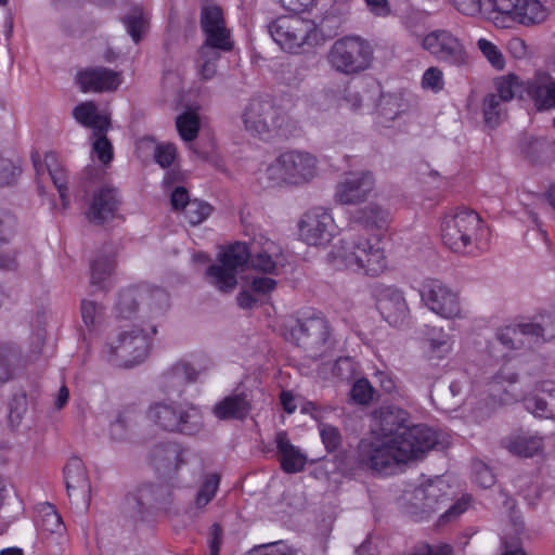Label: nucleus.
Returning <instances> with one entry per match:
<instances>
[{"instance_id": "1", "label": "nucleus", "mask_w": 555, "mask_h": 555, "mask_svg": "<svg viewBox=\"0 0 555 555\" xmlns=\"http://www.w3.org/2000/svg\"><path fill=\"white\" fill-rule=\"evenodd\" d=\"M409 413L397 406L379 412L380 435L359 441L357 456L361 466L380 475L392 474L400 464L415 460L439 443V434L427 425L408 426Z\"/></svg>"}, {"instance_id": "2", "label": "nucleus", "mask_w": 555, "mask_h": 555, "mask_svg": "<svg viewBox=\"0 0 555 555\" xmlns=\"http://www.w3.org/2000/svg\"><path fill=\"white\" fill-rule=\"evenodd\" d=\"M280 257V246L267 237L255 238L249 245L237 242L220 255L219 263L208 267L206 276L218 291L229 293L237 284L238 268L247 261L257 271L274 274Z\"/></svg>"}, {"instance_id": "3", "label": "nucleus", "mask_w": 555, "mask_h": 555, "mask_svg": "<svg viewBox=\"0 0 555 555\" xmlns=\"http://www.w3.org/2000/svg\"><path fill=\"white\" fill-rule=\"evenodd\" d=\"M512 369V363L507 361L490 379L487 376L488 367L482 372L488 388L486 405L493 408L495 403L508 404L521 398L525 409L534 416L555 418V382L541 380L535 384V393L521 397L516 392L517 374Z\"/></svg>"}, {"instance_id": "4", "label": "nucleus", "mask_w": 555, "mask_h": 555, "mask_svg": "<svg viewBox=\"0 0 555 555\" xmlns=\"http://www.w3.org/2000/svg\"><path fill=\"white\" fill-rule=\"evenodd\" d=\"M326 263L337 271L377 276L386 270L387 257L378 237L347 233L333 244Z\"/></svg>"}, {"instance_id": "5", "label": "nucleus", "mask_w": 555, "mask_h": 555, "mask_svg": "<svg viewBox=\"0 0 555 555\" xmlns=\"http://www.w3.org/2000/svg\"><path fill=\"white\" fill-rule=\"evenodd\" d=\"M443 244L454 253L474 254L488 242V229L477 212L456 209L444 216L440 228Z\"/></svg>"}, {"instance_id": "6", "label": "nucleus", "mask_w": 555, "mask_h": 555, "mask_svg": "<svg viewBox=\"0 0 555 555\" xmlns=\"http://www.w3.org/2000/svg\"><path fill=\"white\" fill-rule=\"evenodd\" d=\"M320 173V163L315 155L301 150H291L280 154L266 168L262 180L267 186H302Z\"/></svg>"}, {"instance_id": "7", "label": "nucleus", "mask_w": 555, "mask_h": 555, "mask_svg": "<svg viewBox=\"0 0 555 555\" xmlns=\"http://www.w3.org/2000/svg\"><path fill=\"white\" fill-rule=\"evenodd\" d=\"M373 60L370 42L359 36L337 39L326 54V62L337 73L352 75L367 69Z\"/></svg>"}, {"instance_id": "8", "label": "nucleus", "mask_w": 555, "mask_h": 555, "mask_svg": "<svg viewBox=\"0 0 555 555\" xmlns=\"http://www.w3.org/2000/svg\"><path fill=\"white\" fill-rule=\"evenodd\" d=\"M269 33L281 49L291 53L305 46H320L324 41L323 33L313 22L297 16L275 20L269 26Z\"/></svg>"}, {"instance_id": "9", "label": "nucleus", "mask_w": 555, "mask_h": 555, "mask_svg": "<svg viewBox=\"0 0 555 555\" xmlns=\"http://www.w3.org/2000/svg\"><path fill=\"white\" fill-rule=\"evenodd\" d=\"M147 417L164 430L190 436L203 426L198 411L191 404L157 402L150 406Z\"/></svg>"}, {"instance_id": "10", "label": "nucleus", "mask_w": 555, "mask_h": 555, "mask_svg": "<svg viewBox=\"0 0 555 555\" xmlns=\"http://www.w3.org/2000/svg\"><path fill=\"white\" fill-rule=\"evenodd\" d=\"M287 341L300 346L318 347L337 344L333 330L325 315L315 310H307L292 323L285 332Z\"/></svg>"}, {"instance_id": "11", "label": "nucleus", "mask_w": 555, "mask_h": 555, "mask_svg": "<svg viewBox=\"0 0 555 555\" xmlns=\"http://www.w3.org/2000/svg\"><path fill=\"white\" fill-rule=\"evenodd\" d=\"M490 13L496 25L506 27L509 23L526 26L541 23L548 12L540 0H494Z\"/></svg>"}, {"instance_id": "12", "label": "nucleus", "mask_w": 555, "mask_h": 555, "mask_svg": "<svg viewBox=\"0 0 555 555\" xmlns=\"http://www.w3.org/2000/svg\"><path fill=\"white\" fill-rule=\"evenodd\" d=\"M421 301L433 313L446 320L465 317L457 292L439 280H428L420 288Z\"/></svg>"}, {"instance_id": "13", "label": "nucleus", "mask_w": 555, "mask_h": 555, "mask_svg": "<svg viewBox=\"0 0 555 555\" xmlns=\"http://www.w3.org/2000/svg\"><path fill=\"white\" fill-rule=\"evenodd\" d=\"M337 233V224L332 210L325 207H312L298 222L300 240L309 246L325 247Z\"/></svg>"}, {"instance_id": "14", "label": "nucleus", "mask_w": 555, "mask_h": 555, "mask_svg": "<svg viewBox=\"0 0 555 555\" xmlns=\"http://www.w3.org/2000/svg\"><path fill=\"white\" fill-rule=\"evenodd\" d=\"M422 47L440 62L455 67L469 63V54L462 39L446 29L428 33L422 40Z\"/></svg>"}, {"instance_id": "15", "label": "nucleus", "mask_w": 555, "mask_h": 555, "mask_svg": "<svg viewBox=\"0 0 555 555\" xmlns=\"http://www.w3.org/2000/svg\"><path fill=\"white\" fill-rule=\"evenodd\" d=\"M242 121L250 134L263 135L280 128L284 117L269 98L257 96L250 99L244 107Z\"/></svg>"}, {"instance_id": "16", "label": "nucleus", "mask_w": 555, "mask_h": 555, "mask_svg": "<svg viewBox=\"0 0 555 555\" xmlns=\"http://www.w3.org/2000/svg\"><path fill=\"white\" fill-rule=\"evenodd\" d=\"M375 305L383 319L393 327L410 322V308L403 292L395 285L378 284L373 289Z\"/></svg>"}, {"instance_id": "17", "label": "nucleus", "mask_w": 555, "mask_h": 555, "mask_svg": "<svg viewBox=\"0 0 555 555\" xmlns=\"http://www.w3.org/2000/svg\"><path fill=\"white\" fill-rule=\"evenodd\" d=\"M375 186L372 172L366 170L346 173L335 188L334 199L340 205H358L367 199Z\"/></svg>"}, {"instance_id": "18", "label": "nucleus", "mask_w": 555, "mask_h": 555, "mask_svg": "<svg viewBox=\"0 0 555 555\" xmlns=\"http://www.w3.org/2000/svg\"><path fill=\"white\" fill-rule=\"evenodd\" d=\"M201 27L205 35L202 46L215 51H231L233 41L231 33L225 27L222 11L216 5L204 7L201 13Z\"/></svg>"}, {"instance_id": "19", "label": "nucleus", "mask_w": 555, "mask_h": 555, "mask_svg": "<svg viewBox=\"0 0 555 555\" xmlns=\"http://www.w3.org/2000/svg\"><path fill=\"white\" fill-rule=\"evenodd\" d=\"M138 299L145 300L149 306L160 309L169 305V296L163 288L146 286L129 288L119 294L115 307L116 318L131 319L135 313Z\"/></svg>"}, {"instance_id": "20", "label": "nucleus", "mask_w": 555, "mask_h": 555, "mask_svg": "<svg viewBox=\"0 0 555 555\" xmlns=\"http://www.w3.org/2000/svg\"><path fill=\"white\" fill-rule=\"evenodd\" d=\"M64 479L69 500L76 505L88 508L90 504V483L83 462L78 456H72L64 467Z\"/></svg>"}, {"instance_id": "21", "label": "nucleus", "mask_w": 555, "mask_h": 555, "mask_svg": "<svg viewBox=\"0 0 555 555\" xmlns=\"http://www.w3.org/2000/svg\"><path fill=\"white\" fill-rule=\"evenodd\" d=\"M183 453L184 450L179 443L169 440L159 441L151 448L147 462L159 474L171 476L185 464Z\"/></svg>"}, {"instance_id": "22", "label": "nucleus", "mask_w": 555, "mask_h": 555, "mask_svg": "<svg viewBox=\"0 0 555 555\" xmlns=\"http://www.w3.org/2000/svg\"><path fill=\"white\" fill-rule=\"evenodd\" d=\"M76 82L79 89L85 92H109L114 91L121 83L117 72L106 67H87L76 75Z\"/></svg>"}, {"instance_id": "23", "label": "nucleus", "mask_w": 555, "mask_h": 555, "mask_svg": "<svg viewBox=\"0 0 555 555\" xmlns=\"http://www.w3.org/2000/svg\"><path fill=\"white\" fill-rule=\"evenodd\" d=\"M119 196L115 188L102 185L98 188L89 202L87 218L93 223H103L113 219L119 207Z\"/></svg>"}, {"instance_id": "24", "label": "nucleus", "mask_w": 555, "mask_h": 555, "mask_svg": "<svg viewBox=\"0 0 555 555\" xmlns=\"http://www.w3.org/2000/svg\"><path fill=\"white\" fill-rule=\"evenodd\" d=\"M169 492L162 486L144 483L126 496V504L133 509V516L145 520Z\"/></svg>"}, {"instance_id": "25", "label": "nucleus", "mask_w": 555, "mask_h": 555, "mask_svg": "<svg viewBox=\"0 0 555 555\" xmlns=\"http://www.w3.org/2000/svg\"><path fill=\"white\" fill-rule=\"evenodd\" d=\"M526 94L539 111L555 108V79L544 70H537L526 80Z\"/></svg>"}, {"instance_id": "26", "label": "nucleus", "mask_w": 555, "mask_h": 555, "mask_svg": "<svg viewBox=\"0 0 555 555\" xmlns=\"http://www.w3.org/2000/svg\"><path fill=\"white\" fill-rule=\"evenodd\" d=\"M33 163L39 178L43 177L46 173L49 175L59 191L62 206L66 209L69 206L66 186L67 178L62 165L59 163L56 154L49 152L44 155L43 160L40 159L39 154L33 155Z\"/></svg>"}, {"instance_id": "27", "label": "nucleus", "mask_w": 555, "mask_h": 555, "mask_svg": "<svg viewBox=\"0 0 555 555\" xmlns=\"http://www.w3.org/2000/svg\"><path fill=\"white\" fill-rule=\"evenodd\" d=\"M275 446L281 469L286 474H296L305 469L307 455L295 447L285 430L275 435Z\"/></svg>"}, {"instance_id": "28", "label": "nucleus", "mask_w": 555, "mask_h": 555, "mask_svg": "<svg viewBox=\"0 0 555 555\" xmlns=\"http://www.w3.org/2000/svg\"><path fill=\"white\" fill-rule=\"evenodd\" d=\"M73 117L81 126L90 128L93 134L107 132L111 126L108 114L99 111L93 101H85L76 105Z\"/></svg>"}, {"instance_id": "29", "label": "nucleus", "mask_w": 555, "mask_h": 555, "mask_svg": "<svg viewBox=\"0 0 555 555\" xmlns=\"http://www.w3.org/2000/svg\"><path fill=\"white\" fill-rule=\"evenodd\" d=\"M518 330L525 344H548L555 339V319L542 317L541 322H521Z\"/></svg>"}, {"instance_id": "30", "label": "nucleus", "mask_w": 555, "mask_h": 555, "mask_svg": "<svg viewBox=\"0 0 555 555\" xmlns=\"http://www.w3.org/2000/svg\"><path fill=\"white\" fill-rule=\"evenodd\" d=\"M251 409L246 395L238 393L223 398L214 406V414L217 418L225 420H245Z\"/></svg>"}, {"instance_id": "31", "label": "nucleus", "mask_w": 555, "mask_h": 555, "mask_svg": "<svg viewBox=\"0 0 555 555\" xmlns=\"http://www.w3.org/2000/svg\"><path fill=\"white\" fill-rule=\"evenodd\" d=\"M150 349H107L106 361L114 367L131 369L149 357Z\"/></svg>"}, {"instance_id": "32", "label": "nucleus", "mask_w": 555, "mask_h": 555, "mask_svg": "<svg viewBox=\"0 0 555 555\" xmlns=\"http://www.w3.org/2000/svg\"><path fill=\"white\" fill-rule=\"evenodd\" d=\"M506 449L521 457H532L543 450V439L539 436L533 435H518L506 441Z\"/></svg>"}, {"instance_id": "33", "label": "nucleus", "mask_w": 555, "mask_h": 555, "mask_svg": "<svg viewBox=\"0 0 555 555\" xmlns=\"http://www.w3.org/2000/svg\"><path fill=\"white\" fill-rule=\"evenodd\" d=\"M155 325L138 326L132 325L127 328H120L117 332L116 339L120 345H132L134 347H142L152 341L153 336L156 334Z\"/></svg>"}, {"instance_id": "34", "label": "nucleus", "mask_w": 555, "mask_h": 555, "mask_svg": "<svg viewBox=\"0 0 555 555\" xmlns=\"http://www.w3.org/2000/svg\"><path fill=\"white\" fill-rule=\"evenodd\" d=\"M220 59V52L215 49H208L207 46H201L195 60L196 73L203 80H210L217 73V62Z\"/></svg>"}, {"instance_id": "35", "label": "nucleus", "mask_w": 555, "mask_h": 555, "mask_svg": "<svg viewBox=\"0 0 555 555\" xmlns=\"http://www.w3.org/2000/svg\"><path fill=\"white\" fill-rule=\"evenodd\" d=\"M495 90L496 93L494 94L507 103L516 95L522 98L524 94H526V81H522L518 76L511 74L495 80Z\"/></svg>"}, {"instance_id": "36", "label": "nucleus", "mask_w": 555, "mask_h": 555, "mask_svg": "<svg viewBox=\"0 0 555 555\" xmlns=\"http://www.w3.org/2000/svg\"><path fill=\"white\" fill-rule=\"evenodd\" d=\"M128 34L139 42L149 27V13L141 7H133L122 20Z\"/></svg>"}, {"instance_id": "37", "label": "nucleus", "mask_w": 555, "mask_h": 555, "mask_svg": "<svg viewBox=\"0 0 555 555\" xmlns=\"http://www.w3.org/2000/svg\"><path fill=\"white\" fill-rule=\"evenodd\" d=\"M506 103L495 94H488L482 102V114L486 125L498 127L506 116Z\"/></svg>"}, {"instance_id": "38", "label": "nucleus", "mask_w": 555, "mask_h": 555, "mask_svg": "<svg viewBox=\"0 0 555 555\" xmlns=\"http://www.w3.org/2000/svg\"><path fill=\"white\" fill-rule=\"evenodd\" d=\"M390 214L377 204H371L359 210L357 220L366 228L384 229L389 222Z\"/></svg>"}, {"instance_id": "39", "label": "nucleus", "mask_w": 555, "mask_h": 555, "mask_svg": "<svg viewBox=\"0 0 555 555\" xmlns=\"http://www.w3.org/2000/svg\"><path fill=\"white\" fill-rule=\"evenodd\" d=\"M511 526L514 537L508 538L507 533L502 535V554L501 555H526L521 542L520 534L524 532V521L520 517L512 516Z\"/></svg>"}, {"instance_id": "40", "label": "nucleus", "mask_w": 555, "mask_h": 555, "mask_svg": "<svg viewBox=\"0 0 555 555\" xmlns=\"http://www.w3.org/2000/svg\"><path fill=\"white\" fill-rule=\"evenodd\" d=\"M115 269V261L112 257L103 256L96 258L91 264V284L105 288Z\"/></svg>"}, {"instance_id": "41", "label": "nucleus", "mask_w": 555, "mask_h": 555, "mask_svg": "<svg viewBox=\"0 0 555 555\" xmlns=\"http://www.w3.org/2000/svg\"><path fill=\"white\" fill-rule=\"evenodd\" d=\"M176 127L180 138L185 142H191L198 134L199 117L195 112L188 109L177 116Z\"/></svg>"}, {"instance_id": "42", "label": "nucleus", "mask_w": 555, "mask_h": 555, "mask_svg": "<svg viewBox=\"0 0 555 555\" xmlns=\"http://www.w3.org/2000/svg\"><path fill=\"white\" fill-rule=\"evenodd\" d=\"M220 480L221 477L217 473L205 476L194 501L197 508H203L212 501L219 489Z\"/></svg>"}, {"instance_id": "43", "label": "nucleus", "mask_w": 555, "mask_h": 555, "mask_svg": "<svg viewBox=\"0 0 555 555\" xmlns=\"http://www.w3.org/2000/svg\"><path fill=\"white\" fill-rule=\"evenodd\" d=\"M21 367L22 361L13 349H0V384L11 380Z\"/></svg>"}, {"instance_id": "44", "label": "nucleus", "mask_w": 555, "mask_h": 555, "mask_svg": "<svg viewBox=\"0 0 555 555\" xmlns=\"http://www.w3.org/2000/svg\"><path fill=\"white\" fill-rule=\"evenodd\" d=\"M450 2L461 14L475 17L490 13L494 0H450Z\"/></svg>"}, {"instance_id": "45", "label": "nucleus", "mask_w": 555, "mask_h": 555, "mask_svg": "<svg viewBox=\"0 0 555 555\" xmlns=\"http://www.w3.org/2000/svg\"><path fill=\"white\" fill-rule=\"evenodd\" d=\"M141 144L153 147L154 159L162 168L171 166L177 159V147L172 143H157L146 139Z\"/></svg>"}, {"instance_id": "46", "label": "nucleus", "mask_w": 555, "mask_h": 555, "mask_svg": "<svg viewBox=\"0 0 555 555\" xmlns=\"http://www.w3.org/2000/svg\"><path fill=\"white\" fill-rule=\"evenodd\" d=\"M214 208L201 199H192L183 210L185 220L191 225H198L204 222L212 212Z\"/></svg>"}, {"instance_id": "47", "label": "nucleus", "mask_w": 555, "mask_h": 555, "mask_svg": "<svg viewBox=\"0 0 555 555\" xmlns=\"http://www.w3.org/2000/svg\"><path fill=\"white\" fill-rule=\"evenodd\" d=\"M477 47L493 68L496 70H502L504 68L505 59L498 46L486 38H480L477 41Z\"/></svg>"}, {"instance_id": "48", "label": "nucleus", "mask_w": 555, "mask_h": 555, "mask_svg": "<svg viewBox=\"0 0 555 555\" xmlns=\"http://www.w3.org/2000/svg\"><path fill=\"white\" fill-rule=\"evenodd\" d=\"M444 75L443 72L437 66L428 67L421 79V87L425 91L433 92L435 94L441 92L444 88Z\"/></svg>"}, {"instance_id": "49", "label": "nucleus", "mask_w": 555, "mask_h": 555, "mask_svg": "<svg viewBox=\"0 0 555 555\" xmlns=\"http://www.w3.org/2000/svg\"><path fill=\"white\" fill-rule=\"evenodd\" d=\"M446 494L441 492V489L436 482H428L422 488L416 489L415 496L424 500V507L427 511H436V505L439 504Z\"/></svg>"}, {"instance_id": "50", "label": "nucleus", "mask_w": 555, "mask_h": 555, "mask_svg": "<svg viewBox=\"0 0 555 555\" xmlns=\"http://www.w3.org/2000/svg\"><path fill=\"white\" fill-rule=\"evenodd\" d=\"M92 154L103 164L106 165L113 159V146L106 137V132L91 135Z\"/></svg>"}, {"instance_id": "51", "label": "nucleus", "mask_w": 555, "mask_h": 555, "mask_svg": "<svg viewBox=\"0 0 555 555\" xmlns=\"http://www.w3.org/2000/svg\"><path fill=\"white\" fill-rule=\"evenodd\" d=\"M27 396L25 391L14 393L9 403L8 418L12 427H16L21 424L26 411H27Z\"/></svg>"}, {"instance_id": "52", "label": "nucleus", "mask_w": 555, "mask_h": 555, "mask_svg": "<svg viewBox=\"0 0 555 555\" xmlns=\"http://www.w3.org/2000/svg\"><path fill=\"white\" fill-rule=\"evenodd\" d=\"M42 512L43 515L40 520V528L43 531H48L50 533L62 534L65 530V526L61 515L55 511L54 506L48 504V506Z\"/></svg>"}, {"instance_id": "53", "label": "nucleus", "mask_w": 555, "mask_h": 555, "mask_svg": "<svg viewBox=\"0 0 555 555\" xmlns=\"http://www.w3.org/2000/svg\"><path fill=\"white\" fill-rule=\"evenodd\" d=\"M423 340L431 345V347H442L453 345L452 336L441 326L426 325L422 330Z\"/></svg>"}, {"instance_id": "54", "label": "nucleus", "mask_w": 555, "mask_h": 555, "mask_svg": "<svg viewBox=\"0 0 555 555\" xmlns=\"http://www.w3.org/2000/svg\"><path fill=\"white\" fill-rule=\"evenodd\" d=\"M103 308L91 300H82L81 318L89 332H93L100 323Z\"/></svg>"}, {"instance_id": "55", "label": "nucleus", "mask_w": 555, "mask_h": 555, "mask_svg": "<svg viewBox=\"0 0 555 555\" xmlns=\"http://www.w3.org/2000/svg\"><path fill=\"white\" fill-rule=\"evenodd\" d=\"M472 503L473 495L468 493L463 494L439 517V525H444L448 521L457 518L470 507Z\"/></svg>"}, {"instance_id": "56", "label": "nucleus", "mask_w": 555, "mask_h": 555, "mask_svg": "<svg viewBox=\"0 0 555 555\" xmlns=\"http://www.w3.org/2000/svg\"><path fill=\"white\" fill-rule=\"evenodd\" d=\"M320 436L327 452H334L341 446V434L333 425L323 424L320 427Z\"/></svg>"}, {"instance_id": "57", "label": "nucleus", "mask_w": 555, "mask_h": 555, "mask_svg": "<svg viewBox=\"0 0 555 555\" xmlns=\"http://www.w3.org/2000/svg\"><path fill=\"white\" fill-rule=\"evenodd\" d=\"M413 555H452L453 546L449 543L431 545L427 542L417 543L411 551Z\"/></svg>"}, {"instance_id": "58", "label": "nucleus", "mask_w": 555, "mask_h": 555, "mask_svg": "<svg viewBox=\"0 0 555 555\" xmlns=\"http://www.w3.org/2000/svg\"><path fill=\"white\" fill-rule=\"evenodd\" d=\"M351 398L360 404H367L372 400L373 387L366 378H360L353 384Z\"/></svg>"}, {"instance_id": "59", "label": "nucleus", "mask_w": 555, "mask_h": 555, "mask_svg": "<svg viewBox=\"0 0 555 555\" xmlns=\"http://www.w3.org/2000/svg\"><path fill=\"white\" fill-rule=\"evenodd\" d=\"M474 482L483 489H488L494 485L495 477L489 466L482 462H477L474 464Z\"/></svg>"}, {"instance_id": "60", "label": "nucleus", "mask_w": 555, "mask_h": 555, "mask_svg": "<svg viewBox=\"0 0 555 555\" xmlns=\"http://www.w3.org/2000/svg\"><path fill=\"white\" fill-rule=\"evenodd\" d=\"M518 331V323L501 327L496 331V339L504 346H514L515 344L524 345L525 340L519 338Z\"/></svg>"}, {"instance_id": "61", "label": "nucleus", "mask_w": 555, "mask_h": 555, "mask_svg": "<svg viewBox=\"0 0 555 555\" xmlns=\"http://www.w3.org/2000/svg\"><path fill=\"white\" fill-rule=\"evenodd\" d=\"M20 172V167L11 160L0 157V185L13 183Z\"/></svg>"}, {"instance_id": "62", "label": "nucleus", "mask_w": 555, "mask_h": 555, "mask_svg": "<svg viewBox=\"0 0 555 555\" xmlns=\"http://www.w3.org/2000/svg\"><path fill=\"white\" fill-rule=\"evenodd\" d=\"M188 191L183 186L173 189L170 195V204L173 210H184L189 203H191Z\"/></svg>"}, {"instance_id": "63", "label": "nucleus", "mask_w": 555, "mask_h": 555, "mask_svg": "<svg viewBox=\"0 0 555 555\" xmlns=\"http://www.w3.org/2000/svg\"><path fill=\"white\" fill-rule=\"evenodd\" d=\"M275 280L267 276L254 278L250 284L251 291L259 295H266L270 293L275 288Z\"/></svg>"}, {"instance_id": "64", "label": "nucleus", "mask_w": 555, "mask_h": 555, "mask_svg": "<svg viewBox=\"0 0 555 555\" xmlns=\"http://www.w3.org/2000/svg\"><path fill=\"white\" fill-rule=\"evenodd\" d=\"M507 51L515 59L521 60L528 55V47L524 39L513 37L507 41Z\"/></svg>"}]
</instances>
